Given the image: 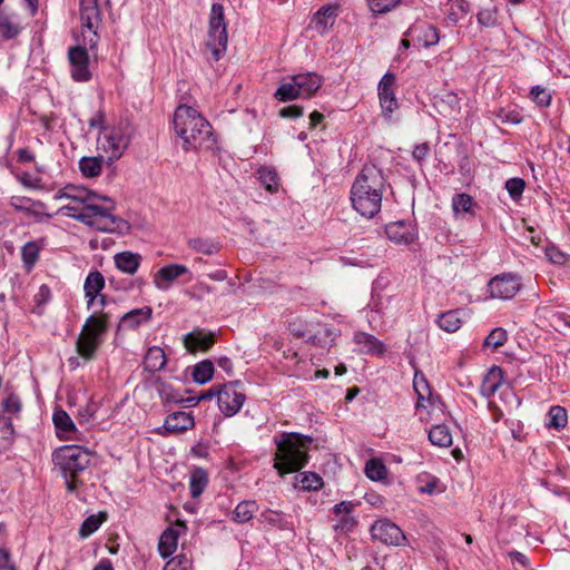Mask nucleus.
I'll use <instances>...</instances> for the list:
<instances>
[{
	"instance_id": "f257e3e1",
	"label": "nucleus",
	"mask_w": 570,
	"mask_h": 570,
	"mask_svg": "<svg viewBox=\"0 0 570 570\" xmlns=\"http://www.w3.org/2000/svg\"><path fill=\"white\" fill-rule=\"evenodd\" d=\"M387 187V179L383 170L374 164H365L351 187L352 207L361 216L373 218L381 210L382 199Z\"/></svg>"
},
{
	"instance_id": "f03ea898",
	"label": "nucleus",
	"mask_w": 570,
	"mask_h": 570,
	"mask_svg": "<svg viewBox=\"0 0 570 570\" xmlns=\"http://www.w3.org/2000/svg\"><path fill=\"white\" fill-rule=\"evenodd\" d=\"M102 200L107 203L105 206L97 204H78L71 202L62 206L59 213L71 217L85 225L104 233H124L129 226L126 220L114 215L115 204L109 198L104 196Z\"/></svg>"
},
{
	"instance_id": "7ed1b4c3",
	"label": "nucleus",
	"mask_w": 570,
	"mask_h": 570,
	"mask_svg": "<svg viewBox=\"0 0 570 570\" xmlns=\"http://www.w3.org/2000/svg\"><path fill=\"white\" fill-rule=\"evenodd\" d=\"M276 452L274 469L281 476L302 470L308 462L313 439L297 432H282L274 436Z\"/></svg>"
},
{
	"instance_id": "20e7f679",
	"label": "nucleus",
	"mask_w": 570,
	"mask_h": 570,
	"mask_svg": "<svg viewBox=\"0 0 570 570\" xmlns=\"http://www.w3.org/2000/svg\"><path fill=\"white\" fill-rule=\"evenodd\" d=\"M173 122L185 150L202 147L212 136V126L198 109H175Z\"/></svg>"
},
{
	"instance_id": "39448f33",
	"label": "nucleus",
	"mask_w": 570,
	"mask_h": 570,
	"mask_svg": "<svg viewBox=\"0 0 570 570\" xmlns=\"http://www.w3.org/2000/svg\"><path fill=\"white\" fill-rule=\"evenodd\" d=\"M92 452L80 445H63L52 454V461L66 480L67 490L73 492L79 487L78 476L91 463Z\"/></svg>"
},
{
	"instance_id": "423d86ee",
	"label": "nucleus",
	"mask_w": 570,
	"mask_h": 570,
	"mask_svg": "<svg viewBox=\"0 0 570 570\" xmlns=\"http://www.w3.org/2000/svg\"><path fill=\"white\" fill-rule=\"evenodd\" d=\"M322 82V77L316 72L297 73L279 85L275 98L281 102L309 98L320 89Z\"/></svg>"
},
{
	"instance_id": "0eeeda50",
	"label": "nucleus",
	"mask_w": 570,
	"mask_h": 570,
	"mask_svg": "<svg viewBox=\"0 0 570 570\" xmlns=\"http://www.w3.org/2000/svg\"><path fill=\"white\" fill-rule=\"evenodd\" d=\"M108 3L109 0H106ZM81 38L95 55L100 36L98 28L101 23L99 0H80Z\"/></svg>"
},
{
	"instance_id": "6e6552de",
	"label": "nucleus",
	"mask_w": 570,
	"mask_h": 570,
	"mask_svg": "<svg viewBox=\"0 0 570 570\" xmlns=\"http://www.w3.org/2000/svg\"><path fill=\"white\" fill-rule=\"evenodd\" d=\"M240 387L242 383L239 381H234L217 389L216 397L218 407L227 417L237 414L246 400V395Z\"/></svg>"
},
{
	"instance_id": "1a4fd4ad",
	"label": "nucleus",
	"mask_w": 570,
	"mask_h": 570,
	"mask_svg": "<svg viewBox=\"0 0 570 570\" xmlns=\"http://www.w3.org/2000/svg\"><path fill=\"white\" fill-rule=\"evenodd\" d=\"M521 288V278L513 273H503L492 277L488 283V292L494 299H511Z\"/></svg>"
},
{
	"instance_id": "9d476101",
	"label": "nucleus",
	"mask_w": 570,
	"mask_h": 570,
	"mask_svg": "<svg viewBox=\"0 0 570 570\" xmlns=\"http://www.w3.org/2000/svg\"><path fill=\"white\" fill-rule=\"evenodd\" d=\"M371 535L374 540L393 547L402 546L406 540L401 528L387 519L376 521L371 527Z\"/></svg>"
},
{
	"instance_id": "9b49d317",
	"label": "nucleus",
	"mask_w": 570,
	"mask_h": 570,
	"mask_svg": "<svg viewBox=\"0 0 570 570\" xmlns=\"http://www.w3.org/2000/svg\"><path fill=\"white\" fill-rule=\"evenodd\" d=\"M89 47L85 46L83 41L76 47H71L68 51V59L70 62L71 77L76 81H88L91 78L89 70Z\"/></svg>"
},
{
	"instance_id": "f8f14e48",
	"label": "nucleus",
	"mask_w": 570,
	"mask_h": 570,
	"mask_svg": "<svg viewBox=\"0 0 570 570\" xmlns=\"http://www.w3.org/2000/svg\"><path fill=\"white\" fill-rule=\"evenodd\" d=\"M385 233L387 238L397 245H410L417 237L414 226L404 220L387 224Z\"/></svg>"
},
{
	"instance_id": "ddd939ff",
	"label": "nucleus",
	"mask_w": 570,
	"mask_h": 570,
	"mask_svg": "<svg viewBox=\"0 0 570 570\" xmlns=\"http://www.w3.org/2000/svg\"><path fill=\"white\" fill-rule=\"evenodd\" d=\"M186 274H190V272L185 265H165L155 274L154 285L160 291H167L174 281Z\"/></svg>"
},
{
	"instance_id": "4468645a",
	"label": "nucleus",
	"mask_w": 570,
	"mask_h": 570,
	"mask_svg": "<svg viewBox=\"0 0 570 570\" xmlns=\"http://www.w3.org/2000/svg\"><path fill=\"white\" fill-rule=\"evenodd\" d=\"M110 317L108 312H95L86 320L82 330L104 343L105 335L109 328Z\"/></svg>"
},
{
	"instance_id": "2eb2a0df",
	"label": "nucleus",
	"mask_w": 570,
	"mask_h": 570,
	"mask_svg": "<svg viewBox=\"0 0 570 570\" xmlns=\"http://www.w3.org/2000/svg\"><path fill=\"white\" fill-rule=\"evenodd\" d=\"M228 36L226 28H208L206 47L210 50L212 59L218 61L227 50Z\"/></svg>"
},
{
	"instance_id": "dca6fc26",
	"label": "nucleus",
	"mask_w": 570,
	"mask_h": 570,
	"mask_svg": "<svg viewBox=\"0 0 570 570\" xmlns=\"http://www.w3.org/2000/svg\"><path fill=\"white\" fill-rule=\"evenodd\" d=\"M153 316V308L144 306L134 308L125 313L118 324L119 330H137L139 326L147 324Z\"/></svg>"
},
{
	"instance_id": "f3484780",
	"label": "nucleus",
	"mask_w": 570,
	"mask_h": 570,
	"mask_svg": "<svg viewBox=\"0 0 570 570\" xmlns=\"http://www.w3.org/2000/svg\"><path fill=\"white\" fill-rule=\"evenodd\" d=\"M195 425L194 416L190 413L177 411L169 415L164 421L163 429L165 433H180L193 429Z\"/></svg>"
},
{
	"instance_id": "a211bd4d",
	"label": "nucleus",
	"mask_w": 570,
	"mask_h": 570,
	"mask_svg": "<svg viewBox=\"0 0 570 570\" xmlns=\"http://www.w3.org/2000/svg\"><path fill=\"white\" fill-rule=\"evenodd\" d=\"M104 141H102V149L109 154V160H117L119 159L126 149L129 147L128 138L126 135L116 136L112 132L104 129Z\"/></svg>"
},
{
	"instance_id": "6ab92c4d",
	"label": "nucleus",
	"mask_w": 570,
	"mask_h": 570,
	"mask_svg": "<svg viewBox=\"0 0 570 570\" xmlns=\"http://www.w3.org/2000/svg\"><path fill=\"white\" fill-rule=\"evenodd\" d=\"M357 351L363 354L383 355L386 347L382 341L365 332H356L353 337Z\"/></svg>"
},
{
	"instance_id": "aec40b11",
	"label": "nucleus",
	"mask_w": 570,
	"mask_h": 570,
	"mask_svg": "<svg viewBox=\"0 0 570 570\" xmlns=\"http://www.w3.org/2000/svg\"><path fill=\"white\" fill-rule=\"evenodd\" d=\"M105 287V277L98 271H91L83 283L85 297L87 298V308L90 309L96 303L97 297Z\"/></svg>"
},
{
	"instance_id": "412c9836",
	"label": "nucleus",
	"mask_w": 570,
	"mask_h": 570,
	"mask_svg": "<svg viewBox=\"0 0 570 570\" xmlns=\"http://www.w3.org/2000/svg\"><path fill=\"white\" fill-rule=\"evenodd\" d=\"M407 35L423 47L434 46L440 40L436 28L429 23H417L411 27Z\"/></svg>"
},
{
	"instance_id": "4be33fe9",
	"label": "nucleus",
	"mask_w": 570,
	"mask_h": 570,
	"mask_svg": "<svg viewBox=\"0 0 570 570\" xmlns=\"http://www.w3.org/2000/svg\"><path fill=\"white\" fill-rule=\"evenodd\" d=\"M101 344L102 342L96 338L92 334L83 332L81 328L76 341V351L83 360L91 361L96 357L97 351Z\"/></svg>"
},
{
	"instance_id": "5701e85b",
	"label": "nucleus",
	"mask_w": 570,
	"mask_h": 570,
	"mask_svg": "<svg viewBox=\"0 0 570 570\" xmlns=\"http://www.w3.org/2000/svg\"><path fill=\"white\" fill-rule=\"evenodd\" d=\"M55 198L56 199L67 198L73 203L88 205V204H96L95 200L98 198H101V197L86 188H80V187H76V186H66L62 190L57 193Z\"/></svg>"
},
{
	"instance_id": "b1692460",
	"label": "nucleus",
	"mask_w": 570,
	"mask_h": 570,
	"mask_svg": "<svg viewBox=\"0 0 570 570\" xmlns=\"http://www.w3.org/2000/svg\"><path fill=\"white\" fill-rule=\"evenodd\" d=\"M214 344V334L194 331L184 336V345L190 352L207 351Z\"/></svg>"
},
{
	"instance_id": "393cba45",
	"label": "nucleus",
	"mask_w": 570,
	"mask_h": 570,
	"mask_svg": "<svg viewBox=\"0 0 570 570\" xmlns=\"http://www.w3.org/2000/svg\"><path fill=\"white\" fill-rule=\"evenodd\" d=\"M475 206L473 197L466 193H459L452 197L451 207L456 218H463L466 215L474 217Z\"/></svg>"
},
{
	"instance_id": "a878e982",
	"label": "nucleus",
	"mask_w": 570,
	"mask_h": 570,
	"mask_svg": "<svg viewBox=\"0 0 570 570\" xmlns=\"http://www.w3.org/2000/svg\"><path fill=\"white\" fill-rule=\"evenodd\" d=\"M114 259L118 269H120L122 273L134 275L140 266L141 255L138 253L125 250L116 254Z\"/></svg>"
},
{
	"instance_id": "bb28decb",
	"label": "nucleus",
	"mask_w": 570,
	"mask_h": 570,
	"mask_svg": "<svg viewBox=\"0 0 570 570\" xmlns=\"http://www.w3.org/2000/svg\"><path fill=\"white\" fill-rule=\"evenodd\" d=\"M503 382V373L502 370L498 366H493L485 374L482 384H481V394L489 399L493 396Z\"/></svg>"
},
{
	"instance_id": "cd10ccee",
	"label": "nucleus",
	"mask_w": 570,
	"mask_h": 570,
	"mask_svg": "<svg viewBox=\"0 0 570 570\" xmlns=\"http://www.w3.org/2000/svg\"><path fill=\"white\" fill-rule=\"evenodd\" d=\"M16 439L12 417L7 414H0V453L9 451Z\"/></svg>"
},
{
	"instance_id": "c85d7f7f",
	"label": "nucleus",
	"mask_w": 570,
	"mask_h": 570,
	"mask_svg": "<svg viewBox=\"0 0 570 570\" xmlns=\"http://www.w3.org/2000/svg\"><path fill=\"white\" fill-rule=\"evenodd\" d=\"M43 247V240L27 242L21 248V261L23 267L30 272L39 259L40 250Z\"/></svg>"
},
{
	"instance_id": "c756f323",
	"label": "nucleus",
	"mask_w": 570,
	"mask_h": 570,
	"mask_svg": "<svg viewBox=\"0 0 570 570\" xmlns=\"http://www.w3.org/2000/svg\"><path fill=\"white\" fill-rule=\"evenodd\" d=\"M165 365L166 356L164 350L159 346L149 347L144 357V370L150 373H156L163 370Z\"/></svg>"
},
{
	"instance_id": "7c9ffc66",
	"label": "nucleus",
	"mask_w": 570,
	"mask_h": 570,
	"mask_svg": "<svg viewBox=\"0 0 570 570\" xmlns=\"http://www.w3.org/2000/svg\"><path fill=\"white\" fill-rule=\"evenodd\" d=\"M338 12L337 4L323 6L314 17L315 28L320 32H324L328 27H332Z\"/></svg>"
},
{
	"instance_id": "2f4dec72",
	"label": "nucleus",
	"mask_w": 570,
	"mask_h": 570,
	"mask_svg": "<svg viewBox=\"0 0 570 570\" xmlns=\"http://www.w3.org/2000/svg\"><path fill=\"white\" fill-rule=\"evenodd\" d=\"M178 546V532L174 528H167L158 541V551L161 558L166 559L174 554Z\"/></svg>"
},
{
	"instance_id": "473e14b6",
	"label": "nucleus",
	"mask_w": 570,
	"mask_h": 570,
	"mask_svg": "<svg viewBox=\"0 0 570 570\" xmlns=\"http://www.w3.org/2000/svg\"><path fill=\"white\" fill-rule=\"evenodd\" d=\"M337 335L336 330L320 326L313 335L307 337L306 341L323 350H328L333 346Z\"/></svg>"
},
{
	"instance_id": "72a5a7b5",
	"label": "nucleus",
	"mask_w": 570,
	"mask_h": 570,
	"mask_svg": "<svg viewBox=\"0 0 570 570\" xmlns=\"http://www.w3.org/2000/svg\"><path fill=\"white\" fill-rule=\"evenodd\" d=\"M187 245L191 250L209 256L219 253V250L222 249L220 243L213 238H189Z\"/></svg>"
},
{
	"instance_id": "f704fd0d",
	"label": "nucleus",
	"mask_w": 570,
	"mask_h": 570,
	"mask_svg": "<svg viewBox=\"0 0 570 570\" xmlns=\"http://www.w3.org/2000/svg\"><path fill=\"white\" fill-rule=\"evenodd\" d=\"M395 77L393 73H385L379 82V97L381 107H391L395 101L393 91Z\"/></svg>"
},
{
	"instance_id": "c9c22d12",
	"label": "nucleus",
	"mask_w": 570,
	"mask_h": 570,
	"mask_svg": "<svg viewBox=\"0 0 570 570\" xmlns=\"http://www.w3.org/2000/svg\"><path fill=\"white\" fill-rule=\"evenodd\" d=\"M257 177L261 184L269 193H276L279 188V177L275 168L261 166L257 169Z\"/></svg>"
},
{
	"instance_id": "e433bc0d",
	"label": "nucleus",
	"mask_w": 570,
	"mask_h": 570,
	"mask_svg": "<svg viewBox=\"0 0 570 570\" xmlns=\"http://www.w3.org/2000/svg\"><path fill=\"white\" fill-rule=\"evenodd\" d=\"M257 511L258 504L255 500H244L236 505L233 512V521L237 523L248 522Z\"/></svg>"
},
{
	"instance_id": "4c0bfd02",
	"label": "nucleus",
	"mask_w": 570,
	"mask_h": 570,
	"mask_svg": "<svg viewBox=\"0 0 570 570\" xmlns=\"http://www.w3.org/2000/svg\"><path fill=\"white\" fill-rule=\"evenodd\" d=\"M429 440L432 444L440 448H449L453 442L451 431L445 424L434 425L429 432Z\"/></svg>"
},
{
	"instance_id": "58836bf2",
	"label": "nucleus",
	"mask_w": 570,
	"mask_h": 570,
	"mask_svg": "<svg viewBox=\"0 0 570 570\" xmlns=\"http://www.w3.org/2000/svg\"><path fill=\"white\" fill-rule=\"evenodd\" d=\"M208 484V475L202 468H196L190 473L189 490L193 498H198Z\"/></svg>"
},
{
	"instance_id": "ea45409f",
	"label": "nucleus",
	"mask_w": 570,
	"mask_h": 570,
	"mask_svg": "<svg viewBox=\"0 0 570 570\" xmlns=\"http://www.w3.org/2000/svg\"><path fill=\"white\" fill-rule=\"evenodd\" d=\"M156 383L159 397L164 403L183 404V395L170 384L166 383L160 377L156 379Z\"/></svg>"
},
{
	"instance_id": "a19ab883",
	"label": "nucleus",
	"mask_w": 570,
	"mask_h": 570,
	"mask_svg": "<svg viewBox=\"0 0 570 570\" xmlns=\"http://www.w3.org/2000/svg\"><path fill=\"white\" fill-rule=\"evenodd\" d=\"M440 328L448 333H453L458 331L462 325V320L460 317V311L453 309L448 311L441 314L436 321Z\"/></svg>"
},
{
	"instance_id": "79ce46f5",
	"label": "nucleus",
	"mask_w": 570,
	"mask_h": 570,
	"mask_svg": "<svg viewBox=\"0 0 570 570\" xmlns=\"http://www.w3.org/2000/svg\"><path fill=\"white\" fill-rule=\"evenodd\" d=\"M104 129L112 132L116 136L126 135L128 142L130 144L135 135V126L128 117L120 116L119 119L110 126H106Z\"/></svg>"
},
{
	"instance_id": "37998d69",
	"label": "nucleus",
	"mask_w": 570,
	"mask_h": 570,
	"mask_svg": "<svg viewBox=\"0 0 570 570\" xmlns=\"http://www.w3.org/2000/svg\"><path fill=\"white\" fill-rule=\"evenodd\" d=\"M79 169L87 178L99 176L102 169V157H82L79 160Z\"/></svg>"
},
{
	"instance_id": "c03bdc74",
	"label": "nucleus",
	"mask_w": 570,
	"mask_h": 570,
	"mask_svg": "<svg viewBox=\"0 0 570 570\" xmlns=\"http://www.w3.org/2000/svg\"><path fill=\"white\" fill-rule=\"evenodd\" d=\"M214 374V365L209 360H204L193 367L191 376L197 384L209 382Z\"/></svg>"
},
{
	"instance_id": "a18cd8bd",
	"label": "nucleus",
	"mask_w": 570,
	"mask_h": 570,
	"mask_svg": "<svg viewBox=\"0 0 570 570\" xmlns=\"http://www.w3.org/2000/svg\"><path fill=\"white\" fill-rule=\"evenodd\" d=\"M365 475L372 481H382L387 475V469L382 460L370 459L364 469Z\"/></svg>"
},
{
	"instance_id": "49530a36",
	"label": "nucleus",
	"mask_w": 570,
	"mask_h": 570,
	"mask_svg": "<svg viewBox=\"0 0 570 570\" xmlns=\"http://www.w3.org/2000/svg\"><path fill=\"white\" fill-rule=\"evenodd\" d=\"M55 428L59 432L70 433L76 431V425L69 414L63 410H56L52 415Z\"/></svg>"
},
{
	"instance_id": "de8ad7c7",
	"label": "nucleus",
	"mask_w": 570,
	"mask_h": 570,
	"mask_svg": "<svg viewBox=\"0 0 570 570\" xmlns=\"http://www.w3.org/2000/svg\"><path fill=\"white\" fill-rule=\"evenodd\" d=\"M549 428H554L557 430L563 429L568 422V415L564 407L559 405H553L550 407L549 413Z\"/></svg>"
},
{
	"instance_id": "09e8293b",
	"label": "nucleus",
	"mask_w": 570,
	"mask_h": 570,
	"mask_svg": "<svg viewBox=\"0 0 570 570\" xmlns=\"http://www.w3.org/2000/svg\"><path fill=\"white\" fill-rule=\"evenodd\" d=\"M508 340L507 331L502 327L493 328L484 338L483 347L495 350L503 346Z\"/></svg>"
},
{
	"instance_id": "8fccbe9b",
	"label": "nucleus",
	"mask_w": 570,
	"mask_h": 570,
	"mask_svg": "<svg viewBox=\"0 0 570 570\" xmlns=\"http://www.w3.org/2000/svg\"><path fill=\"white\" fill-rule=\"evenodd\" d=\"M450 3L451 8L446 14V18L453 23H456L470 11V4L466 0H450Z\"/></svg>"
},
{
	"instance_id": "3c124183",
	"label": "nucleus",
	"mask_w": 570,
	"mask_h": 570,
	"mask_svg": "<svg viewBox=\"0 0 570 570\" xmlns=\"http://www.w3.org/2000/svg\"><path fill=\"white\" fill-rule=\"evenodd\" d=\"M413 389L415 393L417 394L419 400H425L431 396V387L429 385V382L425 377V375L420 372L415 371L414 377H413Z\"/></svg>"
},
{
	"instance_id": "603ef678",
	"label": "nucleus",
	"mask_w": 570,
	"mask_h": 570,
	"mask_svg": "<svg viewBox=\"0 0 570 570\" xmlns=\"http://www.w3.org/2000/svg\"><path fill=\"white\" fill-rule=\"evenodd\" d=\"M21 31V28L18 23L13 22L10 17L0 14V36L3 39H13Z\"/></svg>"
},
{
	"instance_id": "864d4df0",
	"label": "nucleus",
	"mask_w": 570,
	"mask_h": 570,
	"mask_svg": "<svg viewBox=\"0 0 570 570\" xmlns=\"http://www.w3.org/2000/svg\"><path fill=\"white\" fill-rule=\"evenodd\" d=\"M550 325L558 332L570 327V313L564 311H552L549 315Z\"/></svg>"
},
{
	"instance_id": "5fc2aeb1",
	"label": "nucleus",
	"mask_w": 570,
	"mask_h": 570,
	"mask_svg": "<svg viewBox=\"0 0 570 570\" xmlns=\"http://www.w3.org/2000/svg\"><path fill=\"white\" fill-rule=\"evenodd\" d=\"M491 114L499 119L501 124L517 125L522 120V117L517 109H493Z\"/></svg>"
},
{
	"instance_id": "6e6d98bb",
	"label": "nucleus",
	"mask_w": 570,
	"mask_h": 570,
	"mask_svg": "<svg viewBox=\"0 0 570 570\" xmlns=\"http://www.w3.org/2000/svg\"><path fill=\"white\" fill-rule=\"evenodd\" d=\"M102 521L104 520L99 515H96V514H91L88 518H86L79 529L80 537L88 538L89 535H91L94 532H96L100 528Z\"/></svg>"
},
{
	"instance_id": "4d7b16f0",
	"label": "nucleus",
	"mask_w": 570,
	"mask_h": 570,
	"mask_svg": "<svg viewBox=\"0 0 570 570\" xmlns=\"http://www.w3.org/2000/svg\"><path fill=\"white\" fill-rule=\"evenodd\" d=\"M208 28H217V29L226 28L223 4H220V3L212 4Z\"/></svg>"
},
{
	"instance_id": "13d9d810",
	"label": "nucleus",
	"mask_w": 570,
	"mask_h": 570,
	"mask_svg": "<svg viewBox=\"0 0 570 570\" xmlns=\"http://www.w3.org/2000/svg\"><path fill=\"white\" fill-rule=\"evenodd\" d=\"M530 95L532 97V100L539 106V107H549L551 104V94L550 91L541 86H534L532 87Z\"/></svg>"
},
{
	"instance_id": "bf43d9fd",
	"label": "nucleus",
	"mask_w": 570,
	"mask_h": 570,
	"mask_svg": "<svg viewBox=\"0 0 570 570\" xmlns=\"http://www.w3.org/2000/svg\"><path fill=\"white\" fill-rule=\"evenodd\" d=\"M525 188V181L522 178L513 177L505 181V189L513 200L519 199Z\"/></svg>"
},
{
	"instance_id": "052dcab7",
	"label": "nucleus",
	"mask_w": 570,
	"mask_h": 570,
	"mask_svg": "<svg viewBox=\"0 0 570 570\" xmlns=\"http://www.w3.org/2000/svg\"><path fill=\"white\" fill-rule=\"evenodd\" d=\"M301 487L303 490H318L323 487L322 478L314 472H305L302 474Z\"/></svg>"
},
{
	"instance_id": "680f3d73",
	"label": "nucleus",
	"mask_w": 570,
	"mask_h": 570,
	"mask_svg": "<svg viewBox=\"0 0 570 570\" xmlns=\"http://www.w3.org/2000/svg\"><path fill=\"white\" fill-rule=\"evenodd\" d=\"M368 8L374 13H386L393 10L401 0H366Z\"/></svg>"
},
{
	"instance_id": "e2e57ef3",
	"label": "nucleus",
	"mask_w": 570,
	"mask_h": 570,
	"mask_svg": "<svg viewBox=\"0 0 570 570\" xmlns=\"http://www.w3.org/2000/svg\"><path fill=\"white\" fill-rule=\"evenodd\" d=\"M10 205L18 212L27 214L32 206H40V200H33L24 196H12Z\"/></svg>"
},
{
	"instance_id": "0e129e2a",
	"label": "nucleus",
	"mask_w": 570,
	"mask_h": 570,
	"mask_svg": "<svg viewBox=\"0 0 570 570\" xmlns=\"http://www.w3.org/2000/svg\"><path fill=\"white\" fill-rule=\"evenodd\" d=\"M476 18L478 22L485 28L494 27L498 23L497 10L494 8L482 9Z\"/></svg>"
},
{
	"instance_id": "69168bd1",
	"label": "nucleus",
	"mask_w": 570,
	"mask_h": 570,
	"mask_svg": "<svg viewBox=\"0 0 570 570\" xmlns=\"http://www.w3.org/2000/svg\"><path fill=\"white\" fill-rule=\"evenodd\" d=\"M261 519L267 523H269L271 525H275V527H278V528H286V522L284 520V515L282 512L279 511H274V510H265L261 513Z\"/></svg>"
},
{
	"instance_id": "338daca9",
	"label": "nucleus",
	"mask_w": 570,
	"mask_h": 570,
	"mask_svg": "<svg viewBox=\"0 0 570 570\" xmlns=\"http://www.w3.org/2000/svg\"><path fill=\"white\" fill-rule=\"evenodd\" d=\"M2 407L3 411L8 414V416L12 417V415H19L22 404L19 396H17L16 394H11L6 400H3Z\"/></svg>"
},
{
	"instance_id": "774afa93",
	"label": "nucleus",
	"mask_w": 570,
	"mask_h": 570,
	"mask_svg": "<svg viewBox=\"0 0 570 570\" xmlns=\"http://www.w3.org/2000/svg\"><path fill=\"white\" fill-rule=\"evenodd\" d=\"M190 560L184 554L171 558L164 567L163 570H188Z\"/></svg>"
}]
</instances>
